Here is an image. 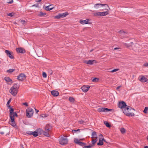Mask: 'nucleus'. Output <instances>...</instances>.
<instances>
[{"mask_svg":"<svg viewBox=\"0 0 148 148\" xmlns=\"http://www.w3.org/2000/svg\"><path fill=\"white\" fill-rule=\"evenodd\" d=\"M118 107L122 109L123 113L127 116H130L129 109L130 106H127L126 103L124 101L119 102L118 104Z\"/></svg>","mask_w":148,"mask_h":148,"instance_id":"f257e3e1","label":"nucleus"},{"mask_svg":"<svg viewBox=\"0 0 148 148\" xmlns=\"http://www.w3.org/2000/svg\"><path fill=\"white\" fill-rule=\"evenodd\" d=\"M19 86L17 84H14L10 89V92L14 96H15L17 93L18 90L19 88Z\"/></svg>","mask_w":148,"mask_h":148,"instance_id":"f03ea898","label":"nucleus"},{"mask_svg":"<svg viewBox=\"0 0 148 148\" xmlns=\"http://www.w3.org/2000/svg\"><path fill=\"white\" fill-rule=\"evenodd\" d=\"M68 139L67 137L66 136H62L59 140V142L61 145H64L67 144Z\"/></svg>","mask_w":148,"mask_h":148,"instance_id":"7ed1b4c3","label":"nucleus"},{"mask_svg":"<svg viewBox=\"0 0 148 148\" xmlns=\"http://www.w3.org/2000/svg\"><path fill=\"white\" fill-rule=\"evenodd\" d=\"M26 115L28 118H31L33 115L34 111L31 108H29L26 110Z\"/></svg>","mask_w":148,"mask_h":148,"instance_id":"20e7f679","label":"nucleus"},{"mask_svg":"<svg viewBox=\"0 0 148 148\" xmlns=\"http://www.w3.org/2000/svg\"><path fill=\"white\" fill-rule=\"evenodd\" d=\"M138 79L140 81L143 82H148V79L143 75L139 76Z\"/></svg>","mask_w":148,"mask_h":148,"instance_id":"39448f33","label":"nucleus"},{"mask_svg":"<svg viewBox=\"0 0 148 148\" xmlns=\"http://www.w3.org/2000/svg\"><path fill=\"white\" fill-rule=\"evenodd\" d=\"M26 77V75L24 74L21 73L18 76L17 79L19 80L23 81L25 79Z\"/></svg>","mask_w":148,"mask_h":148,"instance_id":"423d86ee","label":"nucleus"},{"mask_svg":"<svg viewBox=\"0 0 148 148\" xmlns=\"http://www.w3.org/2000/svg\"><path fill=\"white\" fill-rule=\"evenodd\" d=\"M68 14V13L67 12H65L63 13L59 14L58 15L55 16V18L57 19H59L65 17Z\"/></svg>","mask_w":148,"mask_h":148,"instance_id":"0eeeda50","label":"nucleus"},{"mask_svg":"<svg viewBox=\"0 0 148 148\" xmlns=\"http://www.w3.org/2000/svg\"><path fill=\"white\" fill-rule=\"evenodd\" d=\"M112 110V109H109L105 108H100L97 109L98 111L99 112H108Z\"/></svg>","mask_w":148,"mask_h":148,"instance_id":"6e6552de","label":"nucleus"},{"mask_svg":"<svg viewBox=\"0 0 148 148\" xmlns=\"http://www.w3.org/2000/svg\"><path fill=\"white\" fill-rule=\"evenodd\" d=\"M97 6H104L106 8L104 9L106 10H108V9H107V8H109V6L107 4H102L101 3H97V4H95L94 5V7L96 8H98V7Z\"/></svg>","mask_w":148,"mask_h":148,"instance_id":"1a4fd4ad","label":"nucleus"},{"mask_svg":"<svg viewBox=\"0 0 148 148\" xmlns=\"http://www.w3.org/2000/svg\"><path fill=\"white\" fill-rule=\"evenodd\" d=\"M10 119H11L10 122L11 123L10 124L11 125L14 127H17V126L16 125L14 121V118L13 116L12 117L11 116V118H10Z\"/></svg>","mask_w":148,"mask_h":148,"instance_id":"9d476101","label":"nucleus"},{"mask_svg":"<svg viewBox=\"0 0 148 148\" xmlns=\"http://www.w3.org/2000/svg\"><path fill=\"white\" fill-rule=\"evenodd\" d=\"M74 142L75 143L82 146L86 144L85 143H84L79 142V140L77 138H75L74 139Z\"/></svg>","mask_w":148,"mask_h":148,"instance_id":"9b49d317","label":"nucleus"},{"mask_svg":"<svg viewBox=\"0 0 148 148\" xmlns=\"http://www.w3.org/2000/svg\"><path fill=\"white\" fill-rule=\"evenodd\" d=\"M85 62L88 64H92L94 63H96V61L95 60H88L87 61Z\"/></svg>","mask_w":148,"mask_h":148,"instance_id":"f8f14e48","label":"nucleus"},{"mask_svg":"<svg viewBox=\"0 0 148 148\" xmlns=\"http://www.w3.org/2000/svg\"><path fill=\"white\" fill-rule=\"evenodd\" d=\"M16 50L18 52H19L21 53H23L25 52V49L21 47L17 48Z\"/></svg>","mask_w":148,"mask_h":148,"instance_id":"ddd939ff","label":"nucleus"},{"mask_svg":"<svg viewBox=\"0 0 148 148\" xmlns=\"http://www.w3.org/2000/svg\"><path fill=\"white\" fill-rule=\"evenodd\" d=\"M89 19H87L85 20H82V19H81L80 20L79 23H80L82 24H87L88 23V22L89 21Z\"/></svg>","mask_w":148,"mask_h":148,"instance_id":"4468645a","label":"nucleus"},{"mask_svg":"<svg viewBox=\"0 0 148 148\" xmlns=\"http://www.w3.org/2000/svg\"><path fill=\"white\" fill-rule=\"evenodd\" d=\"M51 94L54 96L56 97L59 95V92L56 90H52L51 91Z\"/></svg>","mask_w":148,"mask_h":148,"instance_id":"2eb2a0df","label":"nucleus"},{"mask_svg":"<svg viewBox=\"0 0 148 148\" xmlns=\"http://www.w3.org/2000/svg\"><path fill=\"white\" fill-rule=\"evenodd\" d=\"M90 86H89L87 87L85 86H83L81 88L82 90L84 92H86L88 90Z\"/></svg>","mask_w":148,"mask_h":148,"instance_id":"dca6fc26","label":"nucleus"},{"mask_svg":"<svg viewBox=\"0 0 148 148\" xmlns=\"http://www.w3.org/2000/svg\"><path fill=\"white\" fill-rule=\"evenodd\" d=\"M105 141L103 138H101V139H99V142L97 143V145H102L103 144V141Z\"/></svg>","mask_w":148,"mask_h":148,"instance_id":"f3484780","label":"nucleus"},{"mask_svg":"<svg viewBox=\"0 0 148 148\" xmlns=\"http://www.w3.org/2000/svg\"><path fill=\"white\" fill-rule=\"evenodd\" d=\"M36 131L38 132V134L41 135L43 133V130L41 129H38L36 130Z\"/></svg>","mask_w":148,"mask_h":148,"instance_id":"a211bd4d","label":"nucleus"},{"mask_svg":"<svg viewBox=\"0 0 148 148\" xmlns=\"http://www.w3.org/2000/svg\"><path fill=\"white\" fill-rule=\"evenodd\" d=\"M9 108L10 109V118H11V116H12V114L13 113H14V110L12 108L11 106L10 107H9ZM13 116H12V117Z\"/></svg>","mask_w":148,"mask_h":148,"instance_id":"6ab92c4d","label":"nucleus"},{"mask_svg":"<svg viewBox=\"0 0 148 148\" xmlns=\"http://www.w3.org/2000/svg\"><path fill=\"white\" fill-rule=\"evenodd\" d=\"M100 12L101 14V16H106L108 15L109 13L108 11L101 12Z\"/></svg>","mask_w":148,"mask_h":148,"instance_id":"aec40b11","label":"nucleus"},{"mask_svg":"<svg viewBox=\"0 0 148 148\" xmlns=\"http://www.w3.org/2000/svg\"><path fill=\"white\" fill-rule=\"evenodd\" d=\"M97 135L96 132H93L92 133V138H97Z\"/></svg>","mask_w":148,"mask_h":148,"instance_id":"412c9836","label":"nucleus"},{"mask_svg":"<svg viewBox=\"0 0 148 148\" xmlns=\"http://www.w3.org/2000/svg\"><path fill=\"white\" fill-rule=\"evenodd\" d=\"M4 79L7 82H11L12 81V79L8 77H5L4 78Z\"/></svg>","mask_w":148,"mask_h":148,"instance_id":"4be33fe9","label":"nucleus"},{"mask_svg":"<svg viewBox=\"0 0 148 148\" xmlns=\"http://www.w3.org/2000/svg\"><path fill=\"white\" fill-rule=\"evenodd\" d=\"M51 5H49L47 6H46L45 8V9L46 10L49 11L52 10L53 8V7L51 8L50 7Z\"/></svg>","mask_w":148,"mask_h":148,"instance_id":"5701e85b","label":"nucleus"},{"mask_svg":"<svg viewBox=\"0 0 148 148\" xmlns=\"http://www.w3.org/2000/svg\"><path fill=\"white\" fill-rule=\"evenodd\" d=\"M93 15L96 16H101L100 12H95L93 13Z\"/></svg>","mask_w":148,"mask_h":148,"instance_id":"b1692460","label":"nucleus"},{"mask_svg":"<svg viewBox=\"0 0 148 148\" xmlns=\"http://www.w3.org/2000/svg\"><path fill=\"white\" fill-rule=\"evenodd\" d=\"M48 130H45V131H43V134L45 136L48 137L49 136V135L48 133L47 132V131Z\"/></svg>","mask_w":148,"mask_h":148,"instance_id":"393cba45","label":"nucleus"},{"mask_svg":"<svg viewBox=\"0 0 148 148\" xmlns=\"http://www.w3.org/2000/svg\"><path fill=\"white\" fill-rule=\"evenodd\" d=\"M32 135H33L34 137H36L38 136V132L36 131L34 132H32Z\"/></svg>","mask_w":148,"mask_h":148,"instance_id":"a878e982","label":"nucleus"},{"mask_svg":"<svg viewBox=\"0 0 148 148\" xmlns=\"http://www.w3.org/2000/svg\"><path fill=\"white\" fill-rule=\"evenodd\" d=\"M45 130H49L51 129V127L50 126V125L49 124H47L45 127Z\"/></svg>","mask_w":148,"mask_h":148,"instance_id":"bb28decb","label":"nucleus"},{"mask_svg":"<svg viewBox=\"0 0 148 148\" xmlns=\"http://www.w3.org/2000/svg\"><path fill=\"white\" fill-rule=\"evenodd\" d=\"M103 122L104 124L106 125V127H110V125L108 122L105 121H104Z\"/></svg>","mask_w":148,"mask_h":148,"instance_id":"cd10ccee","label":"nucleus"},{"mask_svg":"<svg viewBox=\"0 0 148 148\" xmlns=\"http://www.w3.org/2000/svg\"><path fill=\"white\" fill-rule=\"evenodd\" d=\"M11 99H10L8 101V102H7L6 105H7V106L8 107V108L10 107L11 106H10V104L11 102Z\"/></svg>","mask_w":148,"mask_h":148,"instance_id":"c85d7f7f","label":"nucleus"},{"mask_svg":"<svg viewBox=\"0 0 148 148\" xmlns=\"http://www.w3.org/2000/svg\"><path fill=\"white\" fill-rule=\"evenodd\" d=\"M120 131L123 134L125 132V130L123 128H121L120 130Z\"/></svg>","mask_w":148,"mask_h":148,"instance_id":"c756f323","label":"nucleus"},{"mask_svg":"<svg viewBox=\"0 0 148 148\" xmlns=\"http://www.w3.org/2000/svg\"><path fill=\"white\" fill-rule=\"evenodd\" d=\"M46 14L45 13H43L42 12H40L38 15L41 16H42L45 15H46Z\"/></svg>","mask_w":148,"mask_h":148,"instance_id":"7c9ffc66","label":"nucleus"},{"mask_svg":"<svg viewBox=\"0 0 148 148\" xmlns=\"http://www.w3.org/2000/svg\"><path fill=\"white\" fill-rule=\"evenodd\" d=\"M15 70L13 69H11L9 70H7V72L9 73H11L13 72Z\"/></svg>","mask_w":148,"mask_h":148,"instance_id":"2f4dec72","label":"nucleus"},{"mask_svg":"<svg viewBox=\"0 0 148 148\" xmlns=\"http://www.w3.org/2000/svg\"><path fill=\"white\" fill-rule=\"evenodd\" d=\"M69 100L70 102H74V98L71 97H70L69 98Z\"/></svg>","mask_w":148,"mask_h":148,"instance_id":"473e14b6","label":"nucleus"},{"mask_svg":"<svg viewBox=\"0 0 148 148\" xmlns=\"http://www.w3.org/2000/svg\"><path fill=\"white\" fill-rule=\"evenodd\" d=\"M12 116H13L14 118L15 116H17V114L16 112H15L14 113H12Z\"/></svg>","mask_w":148,"mask_h":148,"instance_id":"72a5a7b5","label":"nucleus"},{"mask_svg":"<svg viewBox=\"0 0 148 148\" xmlns=\"http://www.w3.org/2000/svg\"><path fill=\"white\" fill-rule=\"evenodd\" d=\"M99 79L97 78H95L92 80V82H96L98 81Z\"/></svg>","mask_w":148,"mask_h":148,"instance_id":"f704fd0d","label":"nucleus"},{"mask_svg":"<svg viewBox=\"0 0 148 148\" xmlns=\"http://www.w3.org/2000/svg\"><path fill=\"white\" fill-rule=\"evenodd\" d=\"M8 56L11 59H12L14 58V57H13V56L12 55L11 52L8 55Z\"/></svg>","mask_w":148,"mask_h":148,"instance_id":"c9c22d12","label":"nucleus"},{"mask_svg":"<svg viewBox=\"0 0 148 148\" xmlns=\"http://www.w3.org/2000/svg\"><path fill=\"white\" fill-rule=\"evenodd\" d=\"M92 147H93V145H89L84 146L83 147V148H91Z\"/></svg>","mask_w":148,"mask_h":148,"instance_id":"e433bc0d","label":"nucleus"},{"mask_svg":"<svg viewBox=\"0 0 148 148\" xmlns=\"http://www.w3.org/2000/svg\"><path fill=\"white\" fill-rule=\"evenodd\" d=\"M148 108L147 107H146L144 110H143V112L144 113H147V110H148Z\"/></svg>","mask_w":148,"mask_h":148,"instance_id":"4c0bfd02","label":"nucleus"},{"mask_svg":"<svg viewBox=\"0 0 148 148\" xmlns=\"http://www.w3.org/2000/svg\"><path fill=\"white\" fill-rule=\"evenodd\" d=\"M96 141L94 140H93L92 141V144L91 145H93V146H94V144L95 143Z\"/></svg>","mask_w":148,"mask_h":148,"instance_id":"58836bf2","label":"nucleus"},{"mask_svg":"<svg viewBox=\"0 0 148 148\" xmlns=\"http://www.w3.org/2000/svg\"><path fill=\"white\" fill-rule=\"evenodd\" d=\"M32 132L31 131H28L27 132V134L29 135H32Z\"/></svg>","mask_w":148,"mask_h":148,"instance_id":"ea45409f","label":"nucleus"},{"mask_svg":"<svg viewBox=\"0 0 148 148\" xmlns=\"http://www.w3.org/2000/svg\"><path fill=\"white\" fill-rule=\"evenodd\" d=\"M5 53L7 54V55L8 56L9 54L11 53V52L8 50H6L5 51Z\"/></svg>","mask_w":148,"mask_h":148,"instance_id":"a19ab883","label":"nucleus"},{"mask_svg":"<svg viewBox=\"0 0 148 148\" xmlns=\"http://www.w3.org/2000/svg\"><path fill=\"white\" fill-rule=\"evenodd\" d=\"M123 44L124 46L126 47H129V45L128 44L125 43H123Z\"/></svg>","mask_w":148,"mask_h":148,"instance_id":"79ce46f5","label":"nucleus"},{"mask_svg":"<svg viewBox=\"0 0 148 148\" xmlns=\"http://www.w3.org/2000/svg\"><path fill=\"white\" fill-rule=\"evenodd\" d=\"M119 69H114L113 70H112L111 72H116V71H119Z\"/></svg>","mask_w":148,"mask_h":148,"instance_id":"37998d69","label":"nucleus"},{"mask_svg":"<svg viewBox=\"0 0 148 148\" xmlns=\"http://www.w3.org/2000/svg\"><path fill=\"white\" fill-rule=\"evenodd\" d=\"M14 14V13L13 12H12L11 13H9L8 14V15L12 17L13 16Z\"/></svg>","mask_w":148,"mask_h":148,"instance_id":"c03bdc74","label":"nucleus"},{"mask_svg":"<svg viewBox=\"0 0 148 148\" xmlns=\"http://www.w3.org/2000/svg\"><path fill=\"white\" fill-rule=\"evenodd\" d=\"M42 76L43 77L46 78L47 77L46 73L45 72H44L42 74Z\"/></svg>","mask_w":148,"mask_h":148,"instance_id":"a18cd8bd","label":"nucleus"},{"mask_svg":"<svg viewBox=\"0 0 148 148\" xmlns=\"http://www.w3.org/2000/svg\"><path fill=\"white\" fill-rule=\"evenodd\" d=\"M143 66L145 67L148 66V63L147 62L144 63L143 65Z\"/></svg>","mask_w":148,"mask_h":148,"instance_id":"49530a36","label":"nucleus"},{"mask_svg":"<svg viewBox=\"0 0 148 148\" xmlns=\"http://www.w3.org/2000/svg\"><path fill=\"white\" fill-rule=\"evenodd\" d=\"M41 116L42 117H45L47 116V115L44 114H41Z\"/></svg>","mask_w":148,"mask_h":148,"instance_id":"de8ad7c7","label":"nucleus"},{"mask_svg":"<svg viewBox=\"0 0 148 148\" xmlns=\"http://www.w3.org/2000/svg\"><path fill=\"white\" fill-rule=\"evenodd\" d=\"M48 72L50 74L52 75L53 73L52 71L51 70H48Z\"/></svg>","mask_w":148,"mask_h":148,"instance_id":"09e8293b","label":"nucleus"},{"mask_svg":"<svg viewBox=\"0 0 148 148\" xmlns=\"http://www.w3.org/2000/svg\"><path fill=\"white\" fill-rule=\"evenodd\" d=\"M134 114L133 113H130V116H134Z\"/></svg>","mask_w":148,"mask_h":148,"instance_id":"8fccbe9b","label":"nucleus"},{"mask_svg":"<svg viewBox=\"0 0 148 148\" xmlns=\"http://www.w3.org/2000/svg\"><path fill=\"white\" fill-rule=\"evenodd\" d=\"M23 104L27 106H28L27 103V102H25L23 103Z\"/></svg>","mask_w":148,"mask_h":148,"instance_id":"3c124183","label":"nucleus"},{"mask_svg":"<svg viewBox=\"0 0 148 148\" xmlns=\"http://www.w3.org/2000/svg\"><path fill=\"white\" fill-rule=\"evenodd\" d=\"M21 22L23 23V24H24L25 22V21L24 20H21Z\"/></svg>","mask_w":148,"mask_h":148,"instance_id":"603ef678","label":"nucleus"},{"mask_svg":"<svg viewBox=\"0 0 148 148\" xmlns=\"http://www.w3.org/2000/svg\"><path fill=\"white\" fill-rule=\"evenodd\" d=\"M42 0H36V2H40Z\"/></svg>","mask_w":148,"mask_h":148,"instance_id":"864d4df0","label":"nucleus"},{"mask_svg":"<svg viewBox=\"0 0 148 148\" xmlns=\"http://www.w3.org/2000/svg\"><path fill=\"white\" fill-rule=\"evenodd\" d=\"M121 86H118L116 88V89L117 90H119V88H120V87Z\"/></svg>","mask_w":148,"mask_h":148,"instance_id":"5fc2aeb1","label":"nucleus"},{"mask_svg":"<svg viewBox=\"0 0 148 148\" xmlns=\"http://www.w3.org/2000/svg\"><path fill=\"white\" fill-rule=\"evenodd\" d=\"M38 5L37 4H34L33 5H32V7L35 6L36 7H37Z\"/></svg>","mask_w":148,"mask_h":148,"instance_id":"6e6d98bb","label":"nucleus"},{"mask_svg":"<svg viewBox=\"0 0 148 148\" xmlns=\"http://www.w3.org/2000/svg\"><path fill=\"white\" fill-rule=\"evenodd\" d=\"M79 123H80V124H82L83 123V122H84V121H79Z\"/></svg>","mask_w":148,"mask_h":148,"instance_id":"4d7b16f0","label":"nucleus"},{"mask_svg":"<svg viewBox=\"0 0 148 148\" xmlns=\"http://www.w3.org/2000/svg\"><path fill=\"white\" fill-rule=\"evenodd\" d=\"M0 134H4V132H3L0 131Z\"/></svg>","mask_w":148,"mask_h":148,"instance_id":"13d9d810","label":"nucleus"},{"mask_svg":"<svg viewBox=\"0 0 148 148\" xmlns=\"http://www.w3.org/2000/svg\"><path fill=\"white\" fill-rule=\"evenodd\" d=\"M35 110L36 111V113H37L39 112V110L36 109V108H35Z\"/></svg>","mask_w":148,"mask_h":148,"instance_id":"bf43d9fd","label":"nucleus"},{"mask_svg":"<svg viewBox=\"0 0 148 148\" xmlns=\"http://www.w3.org/2000/svg\"><path fill=\"white\" fill-rule=\"evenodd\" d=\"M72 131L73 132H77V131L76 130H73Z\"/></svg>","mask_w":148,"mask_h":148,"instance_id":"052dcab7","label":"nucleus"},{"mask_svg":"<svg viewBox=\"0 0 148 148\" xmlns=\"http://www.w3.org/2000/svg\"><path fill=\"white\" fill-rule=\"evenodd\" d=\"M119 49V48H118V47H116V48H115L114 49V50H116V49Z\"/></svg>","mask_w":148,"mask_h":148,"instance_id":"680f3d73","label":"nucleus"},{"mask_svg":"<svg viewBox=\"0 0 148 148\" xmlns=\"http://www.w3.org/2000/svg\"><path fill=\"white\" fill-rule=\"evenodd\" d=\"M99 137H103V136H102V134H100L99 136Z\"/></svg>","mask_w":148,"mask_h":148,"instance_id":"e2e57ef3","label":"nucleus"},{"mask_svg":"<svg viewBox=\"0 0 148 148\" xmlns=\"http://www.w3.org/2000/svg\"><path fill=\"white\" fill-rule=\"evenodd\" d=\"M144 148H148V146H145L144 147Z\"/></svg>","mask_w":148,"mask_h":148,"instance_id":"0e129e2a","label":"nucleus"},{"mask_svg":"<svg viewBox=\"0 0 148 148\" xmlns=\"http://www.w3.org/2000/svg\"><path fill=\"white\" fill-rule=\"evenodd\" d=\"M131 109H133V110H134V109H133L132 108H131V107H130V110H131Z\"/></svg>","mask_w":148,"mask_h":148,"instance_id":"69168bd1","label":"nucleus"},{"mask_svg":"<svg viewBox=\"0 0 148 148\" xmlns=\"http://www.w3.org/2000/svg\"><path fill=\"white\" fill-rule=\"evenodd\" d=\"M76 130L77 131V132L78 131H80V130L79 129H78L77 130Z\"/></svg>","mask_w":148,"mask_h":148,"instance_id":"338daca9","label":"nucleus"},{"mask_svg":"<svg viewBox=\"0 0 148 148\" xmlns=\"http://www.w3.org/2000/svg\"><path fill=\"white\" fill-rule=\"evenodd\" d=\"M93 49H92L91 50H90V52H92V51H93Z\"/></svg>","mask_w":148,"mask_h":148,"instance_id":"774afa93","label":"nucleus"}]
</instances>
